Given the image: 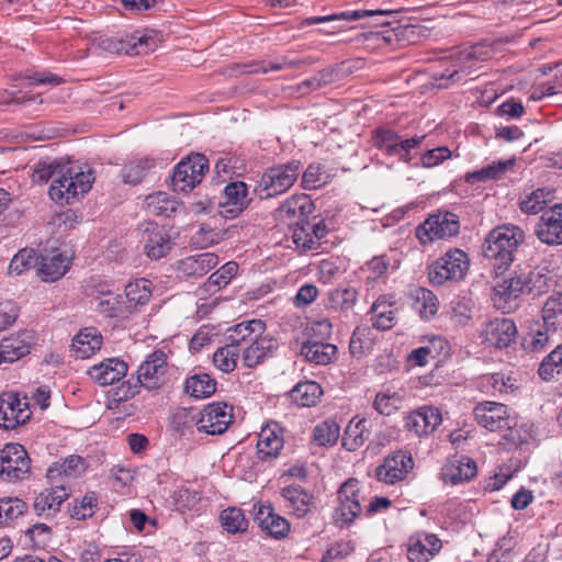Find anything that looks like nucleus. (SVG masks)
Here are the masks:
<instances>
[{
  "mask_svg": "<svg viewBox=\"0 0 562 562\" xmlns=\"http://www.w3.org/2000/svg\"><path fill=\"white\" fill-rule=\"evenodd\" d=\"M26 397H20L14 392H3L0 395V427L14 429L25 424L31 417Z\"/></svg>",
  "mask_w": 562,
  "mask_h": 562,
  "instance_id": "nucleus-11",
  "label": "nucleus"
},
{
  "mask_svg": "<svg viewBox=\"0 0 562 562\" xmlns=\"http://www.w3.org/2000/svg\"><path fill=\"white\" fill-rule=\"evenodd\" d=\"M414 461L409 451L398 450L389 457V483L404 480L413 470Z\"/></svg>",
  "mask_w": 562,
  "mask_h": 562,
  "instance_id": "nucleus-42",
  "label": "nucleus"
},
{
  "mask_svg": "<svg viewBox=\"0 0 562 562\" xmlns=\"http://www.w3.org/2000/svg\"><path fill=\"white\" fill-rule=\"evenodd\" d=\"M517 327L509 318H495L486 324L484 338L496 348H506L516 340Z\"/></svg>",
  "mask_w": 562,
  "mask_h": 562,
  "instance_id": "nucleus-24",
  "label": "nucleus"
},
{
  "mask_svg": "<svg viewBox=\"0 0 562 562\" xmlns=\"http://www.w3.org/2000/svg\"><path fill=\"white\" fill-rule=\"evenodd\" d=\"M220 521L225 531L232 535L243 533L248 529V520L244 512L237 507H228L220 515Z\"/></svg>",
  "mask_w": 562,
  "mask_h": 562,
  "instance_id": "nucleus-48",
  "label": "nucleus"
},
{
  "mask_svg": "<svg viewBox=\"0 0 562 562\" xmlns=\"http://www.w3.org/2000/svg\"><path fill=\"white\" fill-rule=\"evenodd\" d=\"M238 270V265L235 261H228L218 270L212 273L207 279V288L212 290L213 286L217 289L226 286L235 277Z\"/></svg>",
  "mask_w": 562,
  "mask_h": 562,
  "instance_id": "nucleus-58",
  "label": "nucleus"
},
{
  "mask_svg": "<svg viewBox=\"0 0 562 562\" xmlns=\"http://www.w3.org/2000/svg\"><path fill=\"white\" fill-rule=\"evenodd\" d=\"M535 235L544 245H562V204H555L540 215Z\"/></svg>",
  "mask_w": 562,
  "mask_h": 562,
  "instance_id": "nucleus-13",
  "label": "nucleus"
},
{
  "mask_svg": "<svg viewBox=\"0 0 562 562\" xmlns=\"http://www.w3.org/2000/svg\"><path fill=\"white\" fill-rule=\"evenodd\" d=\"M413 307L417 311L422 318L430 319L437 312L439 302L437 296L428 289L416 288L411 293Z\"/></svg>",
  "mask_w": 562,
  "mask_h": 562,
  "instance_id": "nucleus-40",
  "label": "nucleus"
},
{
  "mask_svg": "<svg viewBox=\"0 0 562 562\" xmlns=\"http://www.w3.org/2000/svg\"><path fill=\"white\" fill-rule=\"evenodd\" d=\"M541 318L543 328H548L549 331L562 330V294H553L546 300Z\"/></svg>",
  "mask_w": 562,
  "mask_h": 562,
  "instance_id": "nucleus-38",
  "label": "nucleus"
},
{
  "mask_svg": "<svg viewBox=\"0 0 562 562\" xmlns=\"http://www.w3.org/2000/svg\"><path fill=\"white\" fill-rule=\"evenodd\" d=\"M38 257L34 249L23 248L11 260L8 272L10 276H20L33 266H37Z\"/></svg>",
  "mask_w": 562,
  "mask_h": 562,
  "instance_id": "nucleus-56",
  "label": "nucleus"
},
{
  "mask_svg": "<svg viewBox=\"0 0 562 562\" xmlns=\"http://www.w3.org/2000/svg\"><path fill=\"white\" fill-rule=\"evenodd\" d=\"M339 436V425L333 419H327L314 427L312 440L317 446L331 447L338 441Z\"/></svg>",
  "mask_w": 562,
  "mask_h": 562,
  "instance_id": "nucleus-46",
  "label": "nucleus"
},
{
  "mask_svg": "<svg viewBox=\"0 0 562 562\" xmlns=\"http://www.w3.org/2000/svg\"><path fill=\"white\" fill-rule=\"evenodd\" d=\"M358 292L353 288L336 289L330 294L331 303L341 310L351 308L357 301Z\"/></svg>",
  "mask_w": 562,
  "mask_h": 562,
  "instance_id": "nucleus-64",
  "label": "nucleus"
},
{
  "mask_svg": "<svg viewBox=\"0 0 562 562\" xmlns=\"http://www.w3.org/2000/svg\"><path fill=\"white\" fill-rule=\"evenodd\" d=\"M301 353L310 362L326 366L336 358L337 347L321 340H308L302 345Z\"/></svg>",
  "mask_w": 562,
  "mask_h": 562,
  "instance_id": "nucleus-36",
  "label": "nucleus"
},
{
  "mask_svg": "<svg viewBox=\"0 0 562 562\" xmlns=\"http://www.w3.org/2000/svg\"><path fill=\"white\" fill-rule=\"evenodd\" d=\"M370 323L376 330H386V300L383 295L379 296L372 304L370 312Z\"/></svg>",
  "mask_w": 562,
  "mask_h": 562,
  "instance_id": "nucleus-62",
  "label": "nucleus"
},
{
  "mask_svg": "<svg viewBox=\"0 0 562 562\" xmlns=\"http://www.w3.org/2000/svg\"><path fill=\"white\" fill-rule=\"evenodd\" d=\"M266 325L260 319H251L248 322H243L227 330L226 340L231 345L238 346V348H243V344H249L257 336H260L265 333Z\"/></svg>",
  "mask_w": 562,
  "mask_h": 562,
  "instance_id": "nucleus-34",
  "label": "nucleus"
},
{
  "mask_svg": "<svg viewBox=\"0 0 562 562\" xmlns=\"http://www.w3.org/2000/svg\"><path fill=\"white\" fill-rule=\"evenodd\" d=\"M145 254L154 260L165 257L172 248L167 232L157 224L148 223L143 233Z\"/></svg>",
  "mask_w": 562,
  "mask_h": 562,
  "instance_id": "nucleus-21",
  "label": "nucleus"
},
{
  "mask_svg": "<svg viewBox=\"0 0 562 562\" xmlns=\"http://www.w3.org/2000/svg\"><path fill=\"white\" fill-rule=\"evenodd\" d=\"M37 274L45 282L59 280L70 267V258L55 249L38 257Z\"/></svg>",
  "mask_w": 562,
  "mask_h": 562,
  "instance_id": "nucleus-23",
  "label": "nucleus"
},
{
  "mask_svg": "<svg viewBox=\"0 0 562 562\" xmlns=\"http://www.w3.org/2000/svg\"><path fill=\"white\" fill-rule=\"evenodd\" d=\"M281 496L285 507L299 518L304 517L311 509L313 496L297 484L283 487Z\"/></svg>",
  "mask_w": 562,
  "mask_h": 562,
  "instance_id": "nucleus-33",
  "label": "nucleus"
},
{
  "mask_svg": "<svg viewBox=\"0 0 562 562\" xmlns=\"http://www.w3.org/2000/svg\"><path fill=\"white\" fill-rule=\"evenodd\" d=\"M209 170L207 159L195 154L181 160L173 170L171 177V188L177 192H187L192 190L202 181L204 173Z\"/></svg>",
  "mask_w": 562,
  "mask_h": 562,
  "instance_id": "nucleus-7",
  "label": "nucleus"
},
{
  "mask_svg": "<svg viewBox=\"0 0 562 562\" xmlns=\"http://www.w3.org/2000/svg\"><path fill=\"white\" fill-rule=\"evenodd\" d=\"M375 13L385 14L386 11L379 10V11H375ZM371 14H374V12L373 11H351V12H342L340 14H331V15H325V16H313V18L305 19L303 21V25H312V24L339 21V20L356 21L362 16L371 15Z\"/></svg>",
  "mask_w": 562,
  "mask_h": 562,
  "instance_id": "nucleus-59",
  "label": "nucleus"
},
{
  "mask_svg": "<svg viewBox=\"0 0 562 562\" xmlns=\"http://www.w3.org/2000/svg\"><path fill=\"white\" fill-rule=\"evenodd\" d=\"M145 207L153 215L169 216L170 213L175 212L176 203L167 193L155 192L146 196Z\"/></svg>",
  "mask_w": 562,
  "mask_h": 562,
  "instance_id": "nucleus-51",
  "label": "nucleus"
},
{
  "mask_svg": "<svg viewBox=\"0 0 562 562\" xmlns=\"http://www.w3.org/2000/svg\"><path fill=\"white\" fill-rule=\"evenodd\" d=\"M442 416L439 408L422 406L405 417V428L418 437L434 432L441 424Z\"/></svg>",
  "mask_w": 562,
  "mask_h": 562,
  "instance_id": "nucleus-16",
  "label": "nucleus"
},
{
  "mask_svg": "<svg viewBox=\"0 0 562 562\" xmlns=\"http://www.w3.org/2000/svg\"><path fill=\"white\" fill-rule=\"evenodd\" d=\"M527 294L539 296L554 285V270L547 261H542L528 272L519 270Z\"/></svg>",
  "mask_w": 562,
  "mask_h": 562,
  "instance_id": "nucleus-19",
  "label": "nucleus"
},
{
  "mask_svg": "<svg viewBox=\"0 0 562 562\" xmlns=\"http://www.w3.org/2000/svg\"><path fill=\"white\" fill-rule=\"evenodd\" d=\"M249 204L247 186L243 181L228 183L218 200V209L222 216L234 218L238 216Z\"/></svg>",
  "mask_w": 562,
  "mask_h": 562,
  "instance_id": "nucleus-15",
  "label": "nucleus"
},
{
  "mask_svg": "<svg viewBox=\"0 0 562 562\" xmlns=\"http://www.w3.org/2000/svg\"><path fill=\"white\" fill-rule=\"evenodd\" d=\"M524 239L525 233L520 227L513 224L497 226L485 238L483 254L485 258L495 261V268L507 269Z\"/></svg>",
  "mask_w": 562,
  "mask_h": 562,
  "instance_id": "nucleus-1",
  "label": "nucleus"
},
{
  "mask_svg": "<svg viewBox=\"0 0 562 562\" xmlns=\"http://www.w3.org/2000/svg\"><path fill=\"white\" fill-rule=\"evenodd\" d=\"M156 166L149 157L135 158L123 166L121 177L124 183L136 186L142 182L148 171Z\"/></svg>",
  "mask_w": 562,
  "mask_h": 562,
  "instance_id": "nucleus-39",
  "label": "nucleus"
},
{
  "mask_svg": "<svg viewBox=\"0 0 562 562\" xmlns=\"http://www.w3.org/2000/svg\"><path fill=\"white\" fill-rule=\"evenodd\" d=\"M441 540L434 533H418L409 539L407 558L411 562H428L441 549Z\"/></svg>",
  "mask_w": 562,
  "mask_h": 562,
  "instance_id": "nucleus-22",
  "label": "nucleus"
},
{
  "mask_svg": "<svg viewBox=\"0 0 562 562\" xmlns=\"http://www.w3.org/2000/svg\"><path fill=\"white\" fill-rule=\"evenodd\" d=\"M322 394V386L315 381L301 382L291 391L293 402L302 407L315 405Z\"/></svg>",
  "mask_w": 562,
  "mask_h": 562,
  "instance_id": "nucleus-43",
  "label": "nucleus"
},
{
  "mask_svg": "<svg viewBox=\"0 0 562 562\" xmlns=\"http://www.w3.org/2000/svg\"><path fill=\"white\" fill-rule=\"evenodd\" d=\"M144 36L126 35L125 37L100 36L94 40L93 45L110 54H130L132 49H137L146 44Z\"/></svg>",
  "mask_w": 562,
  "mask_h": 562,
  "instance_id": "nucleus-31",
  "label": "nucleus"
},
{
  "mask_svg": "<svg viewBox=\"0 0 562 562\" xmlns=\"http://www.w3.org/2000/svg\"><path fill=\"white\" fill-rule=\"evenodd\" d=\"M94 177L90 170L85 172L68 168L66 172L63 170V172H59L54 178L48 194L57 203L70 204L87 193L91 189Z\"/></svg>",
  "mask_w": 562,
  "mask_h": 562,
  "instance_id": "nucleus-3",
  "label": "nucleus"
},
{
  "mask_svg": "<svg viewBox=\"0 0 562 562\" xmlns=\"http://www.w3.org/2000/svg\"><path fill=\"white\" fill-rule=\"evenodd\" d=\"M102 336L94 327L81 329L70 345V352L77 359H87L101 348Z\"/></svg>",
  "mask_w": 562,
  "mask_h": 562,
  "instance_id": "nucleus-28",
  "label": "nucleus"
},
{
  "mask_svg": "<svg viewBox=\"0 0 562 562\" xmlns=\"http://www.w3.org/2000/svg\"><path fill=\"white\" fill-rule=\"evenodd\" d=\"M538 372L543 380H551L562 372V346H558L542 360Z\"/></svg>",
  "mask_w": 562,
  "mask_h": 562,
  "instance_id": "nucleus-57",
  "label": "nucleus"
},
{
  "mask_svg": "<svg viewBox=\"0 0 562 562\" xmlns=\"http://www.w3.org/2000/svg\"><path fill=\"white\" fill-rule=\"evenodd\" d=\"M276 348V341L269 336H257L249 345L241 348L243 362L247 368H254L265 361Z\"/></svg>",
  "mask_w": 562,
  "mask_h": 562,
  "instance_id": "nucleus-32",
  "label": "nucleus"
},
{
  "mask_svg": "<svg viewBox=\"0 0 562 562\" xmlns=\"http://www.w3.org/2000/svg\"><path fill=\"white\" fill-rule=\"evenodd\" d=\"M240 351L241 348L227 342L214 352L213 363L222 372L229 373L236 368Z\"/></svg>",
  "mask_w": 562,
  "mask_h": 562,
  "instance_id": "nucleus-49",
  "label": "nucleus"
},
{
  "mask_svg": "<svg viewBox=\"0 0 562 562\" xmlns=\"http://www.w3.org/2000/svg\"><path fill=\"white\" fill-rule=\"evenodd\" d=\"M469 269V259L464 251L454 249L437 259L428 268V279L434 285H442L447 281H459Z\"/></svg>",
  "mask_w": 562,
  "mask_h": 562,
  "instance_id": "nucleus-5",
  "label": "nucleus"
},
{
  "mask_svg": "<svg viewBox=\"0 0 562 562\" xmlns=\"http://www.w3.org/2000/svg\"><path fill=\"white\" fill-rule=\"evenodd\" d=\"M150 281L147 279H136L125 286V296L128 310H136L138 306L147 304L151 297Z\"/></svg>",
  "mask_w": 562,
  "mask_h": 562,
  "instance_id": "nucleus-41",
  "label": "nucleus"
},
{
  "mask_svg": "<svg viewBox=\"0 0 562 562\" xmlns=\"http://www.w3.org/2000/svg\"><path fill=\"white\" fill-rule=\"evenodd\" d=\"M218 263V258L213 252H202L189 256L177 263V270L184 277H203Z\"/></svg>",
  "mask_w": 562,
  "mask_h": 562,
  "instance_id": "nucleus-29",
  "label": "nucleus"
},
{
  "mask_svg": "<svg viewBox=\"0 0 562 562\" xmlns=\"http://www.w3.org/2000/svg\"><path fill=\"white\" fill-rule=\"evenodd\" d=\"M301 167L299 160H292L268 168L257 187L260 198L269 199L286 192L297 180Z\"/></svg>",
  "mask_w": 562,
  "mask_h": 562,
  "instance_id": "nucleus-4",
  "label": "nucleus"
},
{
  "mask_svg": "<svg viewBox=\"0 0 562 562\" xmlns=\"http://www.w3.org/2000/svg\"><path fill=\"white\" fill-rule=\"evenodd\" d=\"M403 8L389 9V46L402 47L415 44L420 38V27L409 23L408 19L395 20V13Z\"/></svg>",
  "mask_w": 562,
  "mask_h": 562,
  "instance_id": "nucleus-18",
  "label": "nucleus"
},
{
  "mask_svg": "<svg viewBox=\"0 0 562 562\" xmlns=\"http://www.w3.org/2000/svg\"><path fill=\"white\" fill-rule=\"evenodd\" d=\"M550 201L551 193L544 189H538L520 202V209L526 214H542Z\"/></svg>",
  "mask_w": 562,
  "mask_h": 562,
  "instance_id": "nucleus-55",
  "label": "nucleus"
},
{
  "mask_svg": "<svg viewBox=\"0 0 562 562\" xmlns=\"http://www.w3.org/2000/svg\"><path fill=\"white\" fill-rule=\"evenodd\" d=\"M313 63L314 61L312 58H306V59L282 58L280 60H276V61H269V63L261 61V63H258L255 65H250L247 72H249V74H259V72L267 74L268 71H271V70L277 71V70H283V69H293V68H299L302 65H311Z\"/></svg>",
  "mask_w": 562,
  "mask_h": 562,
  "instance_id": "nucleus-50",
  "label": "nucleus"
},
{
  "mask_svg": "<svg viewBox=\"0 0 562 562\" xmlns=\"http://www.w3.org/2000/svg\"><path fill=\"white\" fill-rule=\"evenodd\" d=\"M294 226L292 235L294 244L303 250L317 249V240L312 239V233L310 232V222L305 221Z\"/></svg>",
  "mask_w": 562,
  "mask_h": 562,
  "instance_id": "nucleus-60",
  "label": "nucleus"
},
{
  "mask_svg": "<svg viewBox=\"0 0 562 562\" xmlns=\"http://www.w3.org/2000/svg\"><path fill=\"white\" fill-rule=\"evenodd\" d=\"M515 165V159H506L493 161L479 170L465 175V181L470 184L484 182L487 180H496L502 178Z\"/></svg>",
  "mask_w": 562,
  "mask_h": 562,
  "instance_id": "nucleus-37",
  "label": "nucleus"
},
{
  "mask_svg": "<svg viewBox=\"0 0 562 562\" xmlns=\"http://www.w3.org/2000/svg\"><path fill=\"white\" fill-rule=\"evenodd\" d=\"M557 333L549 331L548 328H543V325H536L531 328L528 335L525 337L522 346L527 351L540 352L543 351L553 335Z\"/></svg>",
  "mask_w": 562,
  "mask_h": 562,
  "instance_id": "nucleus-52",
  "label": "nucleus"
},
{
  "mask_svg": "<svg viewBox=\"0 0 562 562\" xmlns=\"http://www.w3.org/2000/svg\"><path fill=\"white\" fill-rule=\"evenodd\" d=\"M184 391L195 398H205L216 391V381L206 373L194 374L187 379Z\"/></svg>",
  "mask_w": 562,
  "mask_h": 562,
  "instance_id": "nucleus-44",
  "label": "nucleus"
},
{
  "mask_svg": "<svg viewBox=\"0 0 562 562\" xmlns=\"http://www.w3.org/2000/svg\"><path fill=\"white\" fill-rule=\"evenodd\" d=\"M367 420L355 418L349 422L342 436V447L348 451H356L367 440Z\"/></svg>",
  "mask_w": 562,
  "mask_h": 562,
  "instance_id": "nucleus-45",
  "label": "nucleus"
},
{
  "mask_svg": "<svg viewBox=\"0 0 562 562\" xmlns=\"http://www.w3.org/2000/svg\"><path fill=\"white\" fill-rule=\"evenodd\" d=\"M331 175L321 164H311L302 175V187L306 190L322 188L329 182Z\"/></svg>",
  "mask_w": 562,
  "mask_h": 562,
  "instance_id": "nucleus-53",
  "label": "nucleus"
},
{
  "mask_svg": "<svg viewBox=\"0 0 562 562\" xmlns=\"http://www.w3.org/2000/svg\"><path fill=\"white\" fill-rule=\"evenodd\" d=\"M475 462L465 456L449 460L441 469L440 477L445 483L458 485L472 480L476 475Z\"/></svg>",
  "mask_w": 562,
  "mask_h": 562,
  "instance_id": "nucleus-25",
  "label": "nucleus"
},
{
  "mask_svg": "<svg viewBox=\"0 0 562 562\" xmlns=\"http://www.w3.org/2000/svg\"><path fill=\"white\" fill-rule=\"evenodd\" d=\"M375 337L373 336L372 329L364 326H359L355 329L349 349L352 356L360 357L366 351L372 348Z\"/></svg>",
  "mask_w": 562,
  "mask_h": 562,
  "instance_id": "nucleus-54",
  "label": "nucleus"
},
{
  "mask_svg": "<svg viewBox=\"0 0 562 562\" xmlns=\"http://www.w3.org/2000/svg\"><path fill=\"white\" fill-rule=\"evenodd\" d=\"M357 479H348L338 490V505L333 518L335 524L342 527L355 520L361 513L360 487Z\"/></svg>",
  "mask_w": 562,
  "mask_h": 562,
  "instance_id": "nucleus-9",
  "label": "nucleus"
},
{
  "mask_svg": "<svg viewBox=\"0 0 562 562\" xmlns=\"http://www.w3.org/2000/svg\"><path fill=\"white\" fill-rule=\"evenodd\" d=\"M127 373V364L117 358L105 359L88 370L89 376L105 386L119 382Z\"/></svg>",
  "mask_w": 562,
  "mask_h": 562,
  "instance_id": "nucleus-26",
  "label": "nucleus"
},
{
  "mask_svg": "<svg viewBox=\"0 0 562 562\" xmlns=\"http://www.w3.org/2000/svg\"><path fill=\"white\" fill-rule=\"evenodd\" d=\"M283 428L277 422L267 423L259 432L257 454L262 461L276 459L284 446Z\"/></svg>",
  "mask_w": 562,
  "mask_h": 562,
  "instance_id": "nucleus-17",
  "label": "nucleus"
},
{
  "mask_svg": "<svg viewBox=\"0 0 562 562\" xmlns=\"http://www.w3.org/2000/svg\"><path fill=\"white\" fill-rule=\"evenodd\" d=\"M31 471V459L20 443H7L0 450V476L7 482L22 481Z\"/></svg>",
  "mask_w": 562,
  "mask_h": 562,
  "instance_id": "nucleus-6",
  "label": "nucleus"
},
{
  "mask_svg": "<svg viewBox=\"0 0 562 562\" xmlns=\"http://www.w3.org/2000/svg\"><path fill=\"white\" fill-rule=\"evenodd\" d=\"M167 372V353L162 350H155L139 364L136 380H127L119 389L117 395L121 400H127L134 397L140 386L149 391L157 390L166 383Z\"/></svg>",
  "mask_w": 562,
  "mask_h": 562,
  "instance_id": "nucleus-2",
  "label": "nucleus"
},
{
  "mask_svg": "<svg viewBox=\"0 0 562 562\" xmlns=\"http://www.w3.org/2000/svg\"><path fill=\"white\" fill-rule=\"evenodd\" d=\"M460 223L458 216L451 212L431 214L417 227L416 235L422 244L432 243L458 235Z\"/></svg>",
  "mask_w": 562,
  "mask_h": 562,
  "instance_id": "nucleus-8",
  "label": "nucleus"
},
{
  "mask_svg": "<svg viewBox=\"0 0 562 562\" xmlns=\"http://www.w3.org/2000/svg\"><path fill=\"white\" fill-rule=\"evenodd\" d=\"M255 520L262 531L276 539L284 538L290 531L289 521L280 515L274 514L270 505L260 506L255 515Z\"/></svg>",
  "mask_w": 562,
  "mask_h": 562,
  "instance_id": "nucleus-30",
  "label": "nucleus"
},
{
  "mask_svg": "<svg viewBox=\"0 0 562 562\" xmlns=\"http://www.w3.org/2000/svg\"><path fill=\"white\" fill-rule=\"evenodd\" d=\"M233 420V407L226 403H211L201 412L196 422L199 431L207 435H221L227 430Z\"/></svg>",
  "mask_w": 562,
  "mask_h": 562,
  "instance_id": "nucleus-12",
  "label": "nucleus"
},
{
  "mask_svg": "<svg viewBox=\"0 0 562 562\" xmlns=\"http://www.w3.org/2000/svg\"><path fill=\"white\" fill-rule=\"evenodd\" d=\"M313 209L311 199L306 194H300L284 201L276 212L278 218L291 227L307 221Z\"/></svg>",
  "mask_w": 562,
  "mask_h": 562,
  "instance_id": "nucleus-20",
  "label": "nucleus"
},
{
  "mask_svg": "<svg viewBox=\"0 0 562 562\" xmlns=\"http://www.w3.org/2000/svg\"><path fill=\"white\" fill-rule=\"evenodd\" d=\"M424 137H412L401 139L396 134L389 132V156H397L405 162L411 161L413 158L412 149H415L423 140Z\"/></svg>",
  "mask_w": 562,
  "mask_h": 562,
  "instance_id": "nucleus-47",
  "label": "nucleus"
},
{
  "mask_svg": "<svg viewBox=\"0 0 562 562\" xmlns=\"http://www.w3.org/2000/svg\"><path fill=\"white\" fill-rule=\"evenodd\" d=\"M426 353L430 356L432 360L439 358L448 352V341L441 336H426L423 339V346Z\"/></svg>",
  "mask_w": 562,
  "mask_h": 562,
  "instance_id": "nucleus-63",
  "label": "nucleus"
},
{
  "mask_svg": "<svg viewBox=\"0 0 562 562\" xmlns=\"http://www.w3.org/2000/svg\"><path fill=\"white\" fill-rule=\"evenodd\" d=\"M525 293V283L519 271L515 270L510 277L495 283L493 300L498 308L510 313L518 307L517 300Z\"/></svg>",
  "mask_w": 562,
  "mask_h": 562,
  "instance_id": "nucleus-14",
  "label": "nucleus"
},
{
  "mask_svg": "<svg viewBox=\"0 0 562 562\" xmlns=\"http://www.w3.org/2000/svg\"><path fill=\"white\" fill-rule=\"evenodd\" d=\"M31 336L26 333L2 339L0 344V363L14 362L31 350Z\"/></svg>",
  "mask_w": 562,
  "mask_h": 562,
  "instance_id": "nucleus-35",
  "label": "nucleus"
},
{
  "mask_svg": "<svg viewBox=\"0 0 562 562\" xmlns=\"http://www.w3.org/2000/svg\"><path fill=\"white\" fill-rule=\"evenodd\" d=\"M98 498L95 493H87L81 501L76 504L71 509V517L78 520L92 517L94 508L97 507Z\"/></svg>",
  "mask_w": 562,
  "mask_h": 562,
  "instance_id": "nucleus-61",
  "label": "nucleus"
},
{
  "mask_svg": "<svg viewBox=\"0 0 562 562\" xmlns=\"http://www.w3.org/2000/svg\"><path fill=\"white\" fill-rule=\"evenodd\" d=\"M474 416L479 425L491 430L502 431L516 425V417L507 405L486 401L474 408Z\"/></svg>",
  "mask_w": 562,
  "mask_h": 562,
  "instance_id": "nucleus-10",
  "label": "nucleus"
},
{
  "mask_svg": "<svg viewBox=\"0 0 562 562\" xmlns=\"http://www.w3.org/2000/svg\"><path fill=\"white\" fill-rule=\"evenodd\" d=\"M86 460L77 454L54 462L48 469L46 476L52 483H58L61 477L76 479L87 471Z\"/></svg>",
  "mask_w": 562,
  "mask_h": 562,
  "instance_id": "nucleus-27",
  "label": "nucleus"
}]
</instances>
